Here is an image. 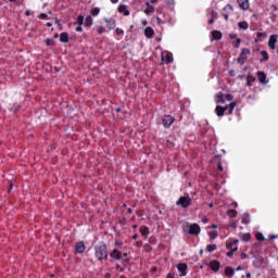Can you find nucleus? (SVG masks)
Here are the masks:
<instances>
[{
    "label": "nucleus",
    "mask_w": 278,
    "mask_h": 278,
    "mask_svg": "<svg viewBox=\"0 0 278 278\" xmlns=\"http://www.w3.org/2000/svg\"><path fill=\"white\" fill-rule=\"evenodd\" d=\"M261 55L263 56V60H268V52L266 51H261Z\"/></svg>",
    "instance_id": "nucleus-34"
},
{
    "label": "nucleus",
    "mask_w": 278,
    "mask_h": 278,
    "mask_svg": "<svg viewBox=\"0 0 278 278\" xmlns=\"http://www.w3.org/2000/svg\"><path fill=\"white\" fill-rule=\"evenodd\" d=\"M173 123H175V117L170 116V115H165L163 117V125L164 127H166L168 129V127H170V125H173Z\"/></svg>",
    "instance_id": "nucleus-7"
},
{
    "label": "nucleus",
    "mask_w": 278,
    "mask_h": 278,
    "mask_svg": "<svg viewBox=\"0 0 278 278\" xmlns=\"http://www.w3.org/2000/svg\"><path fill=\"white\" fill-rule=\"evenodd\" d=\"M76 31H84V29L81 28V26H78V27L76 28Z\"/></svg>",
    "instance_id": "nucleus-48"
},
{
    "label": "nucleus",
    "mask_w": 278,
    "mask_h": 278,
    "mask_svg": "<svg viewBox=\"0 0 278 278\" xmlns=\"http://www.w3.org/2000/svg\"><path fill=\"white\" fill-rule=\"evenodd\" d=\"M213 36V40H220V38H223V33L218 31V30H214L212 33Z\"/></svg>",
    "instance_id": "nucleus-20"
},
{
    "label": "nucleus",
    "mask_w": 278,
    "mask_h": 278,
    "mask_svg": "<svg viewBox=\"0 0 278 278\" xmlns=\"http://www.w3.org/2000/svg\"><path fill=\"white\" fill-rule=\"evenodd\" d=\"M275 238H277V236H271V237H270V240H275Z\"/></svg>",
    "instance_id": "nucleus-56"
},
{
    "label": "nucleus",
    "mask_w": 278,
    "mask_h": 278,
    "mask_svg": "<svg viewBox=\"0 0 278 278\" xmlns=\"http://www.w3.org/2000/svg\"><path fill=\"white\" fill-rule=\"evenodd\" d=\"M178 270L181 273L180 277H186V270H188V265L185 263L178 264Z\"/></svg>",
    "instance_id": "nucleus-11"
},
{
    "label": "nucleus",
    "mask_w": 278,
    "mask_h": 278,
    "mask_svg": "<svg viewBox=\"0 0 278 278\" xmlns=\"http://www.w3.org/2000/svg\"><path fill=\"white\" fill-rule=\"evenodd\" d=\"M157 2V0H151V3H156Z\"/></svg>",
    "instance_id": "nucleus-60"
},
{
    "label": "nucleus",
    "mask_w": 278,
    "mask_h": 278,
    "mask_svg": "<svg viewBox=\"0 0 278 278\" xmlns=\"http://www.w3.org/2000/svg\"><path fill=\"white\" fill-rule=\"evenodd\" d=\"M241 223H243V225H249V223H251L249 213L243 214Z\"/></svg>",
    "instance_id": "nucleus-22"
},
{
    "label": "nucleus",
    "mask_w": 278,
    "mask_h": 278,
    "mask_svg": "<svg viewBox=\"0 0 278 278\" xmlns=\"http://www.w3.org/2000/svg\"><path fill=\"white\" fill-rule=\"evenodd\" d=\"M140 233L143 236H149V228L148 227H141L140 228Z\"/></svg>",
    "instance_id": "nucleus-30"
},
{
    "label": "nucleus",
    "mask_w": 278,
    "mask_h": 278,
    "mask_svg": "<svg viewBox=\"0 0 278 278\" xmlns=\"http://www.w3.org/2000/svg\"><path fill=\"white\" fill-rule=\"evenodd\" d=\"M147 9L144 10V14H153L155 12V9L151 5L150 2L146 3Z\"/></svg>",
    "instance_id": "nucleus-17"
},
{
    "label": "nucleus",
    "mask_w": 278,
    "mask_h": 278,
    "mask_svg": "<svg viewBox=\"0 0 278 278\" xmlns=\"http://www.w3.org/2000/svg\"><path fill=\"white\" fill-rule=\"evenodd\" d=\"M237 270H242V267H240V266H239V267H237Z\"/></svg>",
    "instance_id": "nucleus-63"
},
{
    "label": "nucleus",
    "mask_w": 278,
    "mask_h": 278,
    "mask_svg": "<svg viewBox=\"0 0 278 278\" xmlns=\"http://www.w3.org/2000/svg\"><path fill=\"white\" fill-rule=\"evenodd\" d=\"M92 23H93V20H92V16L88 15L85 20V25L87 27H92Z\"/></svg>",
    "instance_id": "nucleus-23"
},
{
    "label": "nucleus",
    "mask_w": 278,
    "mask_h": 278,
    "mask_svg": "<svg viewBox=\"0 0 278 278\" xmlns=\"http://www.w3.org/2000/svg\"><path fill=\"white\" fill-rule=\"evenodd\" d=\"M104 23H106L109 29H114L116 27V21L113 18H104Z\"/></svg>",
    "instance_id": "nucleus-13"
},
{
    "label": "nucleus",
    "mask_w": 278,
    "mask_h": 278,
    "mask_svg": "<svg viewBox=\"0 0 278 278\" xmlns=\"http://www.w3.org/2000/svg\"><path fill=\"white\" fill-rule=\"evenodd\" d=\"M111 3H118V0H111Z\"/></svg>",
    "instance_id": "nucleus-53"
},
{
    "label": "nucleus",
    "mask_w": 278,
    "mask_h": 278,
    "mask_svg": "<svg viewBox=\"0 0 278 278\" xmlns=\"http://www.w3.org/2000/svg\"><path fill=\"white\" fill-rule=\"evenodd\" d=\"M242 260H247V253H241Z\"/></svg>",
    "instance_id": "nucleus-47"
},
{
    "label": "nucleus",
    "mask_w": 278,
    "mask_h": 278,
    "mask_svg": "<svg viewBox=\"0 0 278 278\" xmlns=\"http://www.w3.org/2000/svg\"><path fill=\"white\" fill-rule=\"evenodd\" d=\"M162 59L165 60V62H166L167 64H170V62H173V53H170V52H164V53L162 54Z\"/></svg>",
    "instance_id": "nucleus-14"
},
{
    "label": "nucleus",
    "mask_w": 278,
    "mask_h": 278,
    "mask_svg": "<svg viewBox=\"0 0 278 278\" xmlns=\"http://www.w3.org/2000/svg\"><path fill=\"white\" fill-rule=\"evenodd\" d=\"M256 239L260 240V241L265 240L264 235H263V233H260V232L256 233Z\"/></svg>",
    "instance_id": "nucleus-36"
},
{
    "label": "nucleus",
    "mask_w": 278,
    "mask_h": 278,
    "mask_svg": "<svg viewBox=\"0 0 278 278\" xmlns=\"http://www.w3.org/2000/svg\"><path fill=\"white\" fill-rule=\"evenodd\" d=\"M212 18H218V13L216 11H211Z\"/></svg>",
    "instance_id": "nucleus-39"
},
{
    "label": "nucleus",
    "mask_w": 278,
    "mask_h": 278,
    "mask_svg": "<svg viewBox=\"0 0 278 278\" xmlns=\"http://www.w3.org/2000/svg\"><path fill=\"white\" fill-rule=\"evenodd\" d=\"M215 112H216L217 116H224L225 115V109H223V106H220V105L216 106Z\"/></svg>",
    "instance_id": "nucleus-21"
},
{
    "label": "nucleus",
    "mask_w": 278,
    "mask_h": 278,
    "mask_svg": "<svg viewBox=\"0 0 278 278\" xmlns=\"http://www.w3.org/2000/svg\"><path fill=\"white\" fill-rule=\"evenodd\" d=\"M46 17H47V14H45V13L40 14V18H46Z\"/></svg>",
    "instance_id": "nucleus-49"
},
{
    "label": "nucleus",
    "mask_w": 278,
    "mask_h": 278,
    "mask_svg": "<svg viewBox=\"0 0 278 278\" xmlns=\"http://www.w3.org/2000/svg\"><path fill=\"white\" fill-rule=\"evenodd\" d=\"M110 255L113 260H123V253L118 250H113Z\"/></svg>",
    "instance_id": "nucleus-12"
},
{
    "label": "nucleus",
    "mask_w": 278,
    "mask_h": 278,
    "mask_svg": "<svg viewBox=\"0 0 278 278\" xmlns=\"http://www.w3.org/2000/svg\"><path fill=\"white\" fill-rule=\"evenodd\" d=\"M210 236H211L212 240H214L215 238H218V232L213 231L210 233Z\"/></svg>",
    "instance_id": "nucleus-40"
},
{
    "label": "nucleus",
    "mask_w": 278,
    "mask_h": 278,
    "mask_svg": "<svg viewBox=\"0 0 278 278\" xmlns=\"http://www.w3.org/2000/svg\"><path fill=\"white\" fill-rule=\"evenodd\" d=\"M231 247H233V243L227 244V249H231Z\"/></svg>",
    "instance_id": "nucleus-51"
},
{
    "label": "nucleus",
    "mask_w": 278,
    "mask_h": 278,
    "mask_svg": "<svg viewBox=\"0 0 278 278\" xmlns=\"http://www.w3.org/2000/svg\"><path fill=\"white\" fill-rule=\"evenodd\" d=\"M218 226H216L215 224L212 225L213 229H216Z\"/></svg>",
    "instance_id": "nucleus-55"
},
{
    "label": "nucleus",
    "mask_w": 278,
    "mask_h": 278,
    "mask_svg": "<svg viewBox=\"0 0 278 278\" xmlns=\"http://www.w3.org/2000/svg\"><path fill=\"white\" fill-rule=\"evenodd\" d=\"M236 102H231L230 104H229V108H230V111H229V114H231V112H233V109L236 108Z\"/></svg>",
    "instance_id": "nucleus-37"
},
{
    "label": "nucleus",
    "mask_w": 278,
    "mask_h": 278,
    "mask_svg": "<svg viewBox=\"0 0 278 278\" xmlns=\"http://www.w3.org/2000/svg\"><path fill=\"white\" fill-rule=\"evenodd\" d=\"M103 31H105V28L103 27V26H100L99 28H98V34H103Z\"/></svg>",
    "instance_id": "nucleus-43"
},
{
    "label": "nucleus",
    "mask_w": 278,
    "mask_h": 278,
    "mask_svg": "<svg viewBox=\"0 0 278 278\" xmlns=\"http://www.w3.org/2000/svg\"><path fill=\"white\" fill-rule=\"evenodd\" d=\"M218 168H219V170H223V165H219Z\"/></svg>",
    "instance_id": "nucleus-61"
},
{
    "label": "nucleus",
    "mask_w": 278,
    "mask_h": 278,
    "mask_svg": "<svg viewBox=\"0 0 278 278\" xmlns=\"http://www.w3.org/2000/svg\"><path fill=\"white\" fill-rule=\"evenodd\" d=\"M223 10H224L223 16L225 21H229V14H233V5L227 4L226 7H224Z\"/></svg>",
    "instance_id": "nucleus-6"
},
{
    "label": "nucleus",
    "mask_w": 278,
    "mask_h": 278,
    "mask_svg": "<svg viewBox=\"0 0 278 278\" xmlns=\"http://www.w3.org/2000/svg\"><path fill=\"white\" fill-rule=\"evenodd\" d=\"M188 231L191 236H199V233H201V227L198 224H192L190 226H187Z\"/></svg>",
    "instance_id": "nucleus-4"
},
{
    "label": "nucleus",
    "mask_w": 278,
    "mask_h": 278,
    "mask_svg": "<svg viewBox=\"0 0 278 278\" xmlns=\"http://www.w3.org/2000/svg\"><path fill=\"white\" fill-rule=\"evenodd\" d=\"M237 2L241 10H249L250 8L249 0H237Z\"/></svg>",
    "instance_id": "nucleus-10"
},
{
    "label": "nucleus",
    "mask_w": 278,
    "mask_h": 278,
    "mask_svg": "<svg viewBox=\"0 0 278 278\" xmlns=\"http://www.w3.org/2000/svg\"><path fill=\"white\" fill-rule=\"evenodd\" d=\"M46 45H47L48 47H53V45H54L53 39H46Z\"/></svg>",
    "instance_id": "nucleus-33"
},
{
    "label": "nucleus",
    "mask_w": 278,
    "mask_h": 278,
    "mask_svg": "<svg viewBox=\"0 0 278 278\" xmlns=\"http://www.w3.org/2000/svg\"><path fill=\"white\" fill-rule=\"evenodd\" d=\"M207 220H208L207 218H204V219L202 220V223H207Z\"/></svg>",
    "instance_id": "nucleus-58"
},
{
    "label": "nucleus",
    "mask_w": 278,
    "mask_h": 278,
    "mask_svg": "<svg viewBox=\"0 0 278 278\" xmlns=\"http://www.w3.org/2000/svg\"><path fill=\"white\" fill-rule=\"evenodd\" d=\"M238 27H240V29H249V23L247 22H240L238 24Z\"/></svg>",
    "instance_id": "nucleus-28"
},
{
    "label": "nucleus",
    "mask_w": 278,
    "mask_h": 278,
    "mask_svg": "<svg viewBox=\"0 0 278 278\" xmlns=\"http://www.w3.org/2000/svg\"><path fill=\"white\" fill-rule=\"evenodd\" d=\"M229 227H231L232 229H236L238 227V224H236V222H230Z\"/></svg>",
    "instance_id": "nucleus-42"
},
{
    "label": "nucleus",
    "mask_w": 278,
    "mask_h": 278,
    "mask_svg": "<svg viewBox=\"0 0 278 278\" xmlns=\"http://www.w3.org/2000/svg\"><path fill=\"white\" fill-rule=\"evenodd\" d=\"M227 215L230 216L231 218H236V216H238V211L236 210H229L227 212Z\"/></svg>",
    "instance_id": "nucleus-26"
},
{
    "label": "nucleus",
    "mask_w": 278,
    "mask_h": 278,
    "mask_svg": "<svg viewBox=\"0 0 278 278\" xmlns=\"http://www.w3.org/2000/svg\"><path fill=\"white\" fill-rule=\"evenodd\" d=\"M60 41L61 42H68V34L62 33L60 36Z\"/></svg>",
    "instance_id": "nucleus-25"
},
{
    "label": "nucleus",
    "mask_w": 278,
    "mask_h": 278,
    "mask_svg": "<svg viewBox=\"0 0 278 278\" xmlns=\"http://www.w3.org/2000/svg\"><path fill=\"white\" fill-rule=\"evenodd\" d=\"M223 110H225V112H227V110H228V106H223Z\"/></svg>",
    "instance_id": "nucleus-57"
},
{
    "label": "nucleus",
    "mask_w": 278,
    "mask_h": 278,
    "mask_svg": "<svg viewBox=\"0 0 278 278\" xmlns=\"http://www.w3.org/2000/svg\"><path fill=\"white\" fill-rule=\"evenodd\" d=\"M240 42H241L240 39H237V40H236V43H235L236 49H238V47H240Z\"/></svg>",
    "instance_id": "nucleus-44"
},
{
    "label": "nucleus",
    "mask_w": 278,
    "mask_h": 278,
    "mask_svg": "<svg viewBox=\"0 0 278 278\" xmlns=\"http://www.w3.org/2000/svg\"><path fill=\"white\" fill-rule=\"evenodd\" d=\"M118 12L121 14H124V16H129V10H127V5H125V4H121L118 7Z\"/></svg>",
    "instance_id": "nucleus-15"
},
{
    "label": "nucleus",
    "mask_w": 278,
    "mask_h": 278,
    "mask_svg": "<svg viewBox=\"0 0 278 278\" xmlns=\"http://www.w3.org/2000/svg\"><path fill=\"white\" fill-rule=\"evenodd\" d=\"M99 12H101V10L99 8H94L91 10V16H99Z\"/></svg>",
    "instance_id": "nucleus-31"
},
{
    "label": "nucleus",
    "mask_w": 278,
    "mask_h": 278,
    "mask_svg": "<svg viewBox=\"0 0 278 278\" xmlns=\"http://www.w3.org/2000/svg\"><path fill=\"white\" fill-rule=\"evenodd\" d=\"M96 257H98V260H108V247L106 245L96 247Z\"/></svg>",
    "instance_id": "nucleus-1"
},
{
    "label": "nucleus",
    "mask_w": 278,
    "mask_h": 278,
    "mask_svg": "<svg viewBox=\"0 0 278 278\" xmlns=\"http://www.w3.org/2000/svg\"><path fill=\"white\" fill-rule=\"evenodd\" d=\"M211 268L212 270H214L215 273L219 270L220 268V263L216 262V261H213L211 262Z\"/></svg>",
    "instance_id": "nucleus-19"
},
{
    "label": "nucleus",
    "mask_w": 278,
    "mask_h": 278,
    "mask_svg": "<svg viewBox=\"0 0 278 278\" xmlns=\"http://www.w3.org/2000/svg\"><path fill=\"white\" fill-rule=\"evenodd\" d=\"M241 238L243 242H249V240H251V233H243L241 235Z\"/></svg>",
    "instance_id": "nucleus-29"
},
{
    "label": "nucleus",
    "mask_w": 278,
    "mask_h": 278,
    "mask_svg": "<svg viewBox=\"0 0 278 278\" xmlns=\"http://www.w3.org/2000/svg\"><path fill=\"white\" fill-rule=\"evenodd\" d=\"M233 96L219 93L216 97V103H225V101H232Z\"/></svg>",
    "instance_id": "nucleus-5"
},
{
    "label": "nucleus",
    "mask_w": 278,
    "mask_h": 278,
    "mask_svg": "<svg viewBox=\"0 0 278 278\" xmlns=\"http://www.w3.org/2000/svg\"><path fill=\"white\" fill-rule=\"evenodd\" d=\"M233 268H231V267H226V269H225V275L227 276V277H233Z\"/></svg>",
    "instance_id": "nucleus-24"
},
{
    "label": "nucleus",
    "mask_w": 278,
    "mask_h": 278,
    "mask_svg": "<svg viewBox=\"0 0 278 278\" xmlns=\"http://www.w3.org/2000/svg\"><path fill=\"white\" fill-rule=\"evenodd\" d=\"M77 24L78 25H84V15H79L77 18Z\"/></svg>",
    "instance_id": "nucleus-32"
},
{
    "label": "nucleus",
    "mask_w": 278,
    "mask_h": 278,
    "mask_svg": "<svg viewBox=\"0 0 278 278\" xmlns=\"http://www.w3.org/2000/svg\"><path fill=\"white\" fill-rule=\"evenodd\" d=\"M122 257H127V253L122 254Z\"/></svg>",
    "instance_id": "nucleus-59"
},
{
    "label": "nucleus",
    "mask_w": 278,
    "mask_h": 278,
    "mask_svg": "<svg viewBox=\"0 0 278 278\" xmlns=\"http://www.w3.org/2000/svg\"><path fill=\"white\" fill-rule=\"evenodd\" d=\"M144 34L147 36V38H153L155 31L153 30V28H151L150 26L146 27L144 29Z\"/></svg>",
    "instance_id": "nucleus-16"
},
{
    "label": "nucleus",
    "mask_w": 278,
    "mask_h": 278,
    "mask_svg": "<svg viewBox=\"0 0 278 278\" xmlns=\"http://www.w3.org/2000/svg\"><path fill=\"white\" fill-rule=\"evenodd\" d=\"M249 55H251V51L244 48L238 58V63L242 66L247 62V58H249Z\"/></svg>",
    "instance_id": "nucleus-3"
},
{
    "label": "nucleus",
    "mask_w": 278,
    "mask_h": 278,
    "mask_svg": "<svg viewBox=\"0 0 278 278\" xmlns=\"http://www.w3.org/2000/svg\"><path fill=\"white\" fill-rule=\"evenodd\" d=\"M207 253H213V251H216V244H208L206 245Z\"/></svg>",
    "instance_id": "nucleus-27"
},
{
    "label": "nucleus",
    "mask_w": 278,
    "mask_h": 278,
    "mask_svg": "<svg viewBox=\"0 0 278 278\" xmlns=\"http://www.w3.org/2000/svg\"><path fill=\"white\" fill-rule=\"evenodd\" d=\"M116 244H117V247H121V244H123V243L119 241H116Z\"/></svg>",
    "instance_id": "nucleus-54"
},
{
    "label": "nucleus",
    "mask_w": 278,
    "mask_h": 278,
    "mask_svg": "<svg viewBox=\"0 0 278 278\" xmlns=\"http://www.w3.org/2000/svg\"><path fill=\"white\" fill-rule=\"evenodd\" d=\"M51 25H52L51 23H47V27H51Z\"/></svg>",
    "instance_id": "nucleus-62"
},
{
    "label": "nucleus",
    "mask_w": 278,
    "mask_h": 278,
    "mask_svg": "<svg viewBox=\"0 0 278 278\" xmlns=\"http://www.w3.org/2000/svg\"><path fill=\"white\" fill-rule=\"evenodd\" d=\"M236 251H238V247L233 248L231 251H229L227 253L228 257H231V255H233V253H236Z\"/></svg>",
    "instance_id": "nucleus-35"
},
{
    "label": "nucleus",
    "mask_w": 278,
    "mask_h": 278,
    "mask_svg": "<svg viewBox=\"0 0 278 278\" xmlns=\"http://www.w3.org/2000/svg\"><path fill=\"white\" fill-rule=\"evenodd\" d=\"M214 21H216V18L212 17V18L208 21V25H212V23H214Z\"/></svg>",
    "instance_id": "nucleus-46"
},
{
    "label": "nucleus",
    "mask_w": 278,
    "mask_h": 278,
    "mask_svg": "<svg viewBox=\"0 0 278 278\" xmlns=\"http://www.w3.org/2000/svg\"><path fill=\"white\" fill-rule=\"evenodd\" d=\"M115 31H116L117 36H123L125 34V31L123 29H121V28H116Z\"/></svg>",
    "instance_id": "nucleus-38"
},
{
    "label": "nucleus",
    "mask_w": 278,
    "mask_h": 278,
    "mask_svg": "<svg viewBox=\"0 0 278 278\" xmlns=\"http://www.w3.org/2000/svg\"><path fill=\"white\" fill-rule=\"evenodd\" d=\"M230 75H233V71H230Z\"/></svg>",
    "instance_id": "nucleus-64"
},
{
    "label": "nucleus",
    "mask_w": 278,
    "mask_h": 278,
    "mask_svg": "<svg viewBox=\"0 0 278 278\" xmlns=\"http://www.w3.org/2000/svg\"><path fill=\"white\" fill-rule=\"evenodd\" d=\"M275 45H277V35H271L268 41L269 49L275 50L276 49Z\"/></svg>",
    "instance_id": "nucleus-9"
},
{
    "label": "nucleus",
    "mask_w": 278,
    "mask_h": 278,
    "mask_svg": "<svg viewBox=\"0 0 278 278\" xmlns=\"http://www.w3.org/2000/svg\"><path fill=\"white\" fill-rule=\"evenodd\" d=\"M86 251V245L84 244V241H79L75 245V253H84Z\"/></svg>",
    "instance_id": "nucleus-8"
},
{
    "label": "nucleus",
    "mask_w": 278,
    "mask_h": 278,
    "mask_svg": "<svg viewBox=\"0 0 278 278\" xmlns=\"http://www.w3.org/2000/svg\"><path fill=\"white\" fill-rule=\"evenodd\" d=\"M20 109H21V105H18V104L14 105V110H20Z\"/></svg>",
    "instance_id": "nucleus-50"
},
{
    "label": "nucleus",
    "mask_w": 278,
    "mask_h": 278,
    "mask_svg": "<svg viewBox=\"0 0 278 278\" xmlns=\"http://www.w3.org/2000/svg\"><path fill=\"white\" fill-rule=\"evenodd\" d=\"M257 77H258V81H261V84H266V74L264 72H258Z\"/></svg>",
    "instance_id": "nucleus-18"
},
{
    "label": "nucleus",
    "mask_w": 278,
    "mask_h": 278,
    "mask_svg": "<svg viewBox=\"0 0 278 278\" xmlns=\"http://www.w3.org/2000/svg\"><path fill=\"white\" fill-rule=\"evenodd\" d=\"M176 205H181L182 207H190L192 205V198L190 197H180L176 202Z\"/></svg>",
    "instance_id": "nucleus-2"
},
{
    "label": "nucleus",
    "mask_w": 278,
    "mask_h": 278,
    "mask_svg": "<svg viewBox=\"0 0 278 278\" xmlns=\"http://www.w3.org/2000/svg\"><path fill=\"white\" fill-rule=\"evenodd\" d=\"M167 5H175V0H163Z\"/></svg>",
    "instance_id": "nucleus-41"
},
{
    "label": "nucleus",
    "mask_w": 278,
    "mask_h": 278,
    "mask_svg": "<svg viewBox=\"0 0 278 278\" xmlns=\"http://www.w3.org/2000/svg\"><path fill=\"white\" fill-rule=\"evenodd\" d=\"M116 269L121 270V273H123V270H125L123 267H121V265H116Z\"/></svg>",
    "instance_id": "nucleus-45"
},
{
    "label": "nucleus",
    "mask_w": 278,
    "mask_h": 278,
    "mask_svg": "<svg viewBox=\"0 0 278 278\" xmlns=\"http://www.w3.org/2000/svg\"><path fill=\"white\" fill-rule=\"evenodd\" d=\"M245 277H247V278H251V273H248V274L245 275Z\"/></svg>",
    "instance_id": "nucleus-52"
}]
</instances>
